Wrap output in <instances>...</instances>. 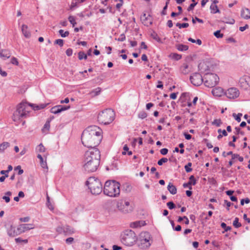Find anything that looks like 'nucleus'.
<instances>
[{
	"instance_id": "nucleus-1",
	"label": "nucleus",
	"mask_w": 250,
	"mask_h": 250,
	"mask_svg": "<svg viewBox=\"0 0 250 250\" xmlns=\"http://www.w3.org/2000/svg\"><path fill=\"white\" fill-rule=\"evenodd\" d=\"M102 132L101 129L97 126H89L82 133V144L88 148H96L102 140Z\"/></svg>"
},
{
	"instance_id": "nucleus-2",
	"label": "nucleus",
	"mask_w": 250,
	"mask_h": 250,
	"mask_svg": "<svg viewBox=\"0 0 250 250\" xmlns=\"http://www.w3.org/2000/svg\"><path fill=\"white\" fill-rule=\"evenodd\" d=\"M101 159V153L97 148H90L86 151L83 156V167L88 172L95 171L99 166Z\"/></svg>"
},
{
	"instance_id": "nucleus-3",
	"label": "nucleus",
	"mask_w": 250,
	"mask_h": 250,
	"mask_svg": "<svg viewBox=\"0 0 250 250\" xmlns=\"http://www.w3.org/2000/svg\"><path fill=\"white\" fill-rule=\"evenodd\" d=\"M120 184L115 181H107L104 188V194L110 197H117L120 193Z\"/></svg>"
},
{
	"instance_id": "nucleus-4",
	"label": "nucleus",
	"mask_w": 250,
	"mask_h": 250,
	"mask_svg": "<svg viewBox=\"0 0 250 250\" xmlns=\"http://www.w3.org/2000/svg\"><path fill=\"white\" fill-rule=\"evenodd\" d=\"M29 107L26 102H21L18 104L16 111L13 115V120L19 122L22 118L27 117L29 113Z\"/></svg>"
},
{
	"instance_id": "nucleus-5",
	"label": "nucleus",
	"mask_w": 250,
	"mask_h": 250,
	"mask_svg": "<svg viewBox=\"0 0 250 250\" xmlns=\"http://www.w3.org/2000/svg\"><path fill=\"white\" fill-rule=\"evenodd\" d=\"M86 185L93 194H99L102 191V185L100 180L94 177H89L86 182Z\"/></svg>"
},
{
	"instance_id": "nucleus-6",
	"label": "nucleus",
	"mask_w": 250,
	"mask_h": 250,
	"mask_svg": "<svg viewBox=\"0 0 250 250\" xmlns=\"http://www.w3.org/2000/svg\"><path fill=\"white\" fill-rule=\"evenodd\" d=\"M115 113L111 109H106L99 113L98 116V121L99 123L104 125L110 124L114 119Z\"/></svg>"
},
{
	"instance_id": "nucleus-7",
	"label": "nucleus",
	"mask_w": 250,
	"mask_h": 250,
	"mask_svg": "<svg viewBox=\"0 0 250 250\" xmlns=\"http://www.w3.org/2000/svg\"><path fill=\"white\" fill-rule=\"evenodd\" d=\"M204 79L206 86L213 87L218 83L219 78L216 74L207 72L205 73Z\"/></svg>"
},
{
	"instance_id": "nucleus-8",
	"label": "nucleus",
	"mask_w": 250,
	"mask_h": 250,
	"mask_svg": "<svg viewBox=\"0 0 250 250\" xmlns=\"http://www.w3.org/2000/svg\"><path fill=\"white\" fill-rule=\"evenodd\" d=\"M152 242V239L148 235L147 237L146 235H139L136 244L141 249H146L151 245Z\"/></svg>"
},
{
	"instance_id": "nucleus-9",
	"label": "nucleus",
	"mask_w": 250,
	"mask_h": 250,
	"mask_svg": "<svg viewBox=\"0 0 250 250\" xmlns=\"http://www.w3.org/2000/svg\"><path fill=\"white\" fill-rule=\"evenodd\" d=\"M117 208L124 213H128L132 211V208L130 206L129 202L123 200H120L117 203Z\"/></svg>"
},
{
	"instance_id": "nucleus-10",
	"label": "nucleus",
	"mask_w": 250,
	"mask_h": 250,
	"mask_svg": "<svg viewBox=\"0 0 250 250\" xmlns=\"http://www.w3.org/2000/svg\"><path fill=\"white\" fill-rule=\"evenodd\" d=\"M137 240L136 235H123L121 238L122 242L127 246H132L135 242L137 243Z\"/></svg>"
},
{
	"instance_id": "nucleus-11",
	"label": "nucleus",
	"mask_w": 250,
	"mask_h": 250,
	"mask_svg": "<svg viewBox=\"0 0 250 250\" xmlns=\"http://www.w3.org/2000/svg\"><path fill=\"white\" fill-rule=\"evenodd\" d=\"M190 80L193 85L198 86L202 83L204 79L200 73H195L190 76Z\"/></svg>"
},
{
	"instance_id": "nucleus-12",
	"label": "nucleus",
	"mask_w": 250,
	"mask_h": 250,
	"mask_svg": "<svg viewBox=\"0 0 250 250\" xmlns=\"http://www.w3.org/2000/svg\"><path fill=\"white\" fill-rule=\"evenodd\" d=\"M239 86L244 90H247L250 87V77L244 76L240 78Z\"/></svg>"
},
{
	"instance_id": "nucleus-13",
	"label": "nucleus",
	"mask_w": 250,
	"mask_h": 250,
	"mask_svg": "<svg viewBox=\"0 0 250 250\" xmlns=\"http://www.w3.org/2000/svg\"><path fill=\"white\" fill-rule=\"evenodd\" d=\"M225 94L228 98L231 99L237 98L239 96L240 93L236 88L231 87L227 90Z\"/></svg>"
},
{
	"instance_id": "nucleus-14",
	"label": "nucleus",
	"mask_w": 250,
	"mask_h": 250,
	"mask_svg": "<svg viewBox=\"0 0 250 250\" xmlns=\"http://www.w3.org/2000/svg\"><path fill=\"white\" fill-rule=\"evenodd\" d=\"M56 231L59 233H63L68 234L75 233L74 229L68 226H64L63 227H58L56 229Z\"/></svg>"
},
{
	"instance_id": "nucleus-15",
	"label": "nucleus",
	"mask_w": 250,
	"mask_h": 250,
	"mask_svg": "<svg viewBox=\"0 0 250 250\" xmlns=\"http://www.w3.org/2000/svg\"><path fill=\"white\" fill-rule=\"evenodd\" d=\"M70 106H62V105H56L51 108L50 111L54 114H58L62 111L67 110L70 108Z\"/></svg>"
},
{
	"instance_id": "nucleus-16",
	"label": "nucleus",
	"mask_w": 250,
	"mask_h": 250,
	"mask_svg": "<svg viewBox=\"0 0 250 250\" xmlns=\"http://www.w3.org/2000/svg\"><path fill=\"white\" fill-rule=\"evenodd\" d=\"M34 227L32 224H21L18 228L17 230L19 233H22L26 232V230L33 229Z\"/></svg>"
},
{
	"instance_id": "nucleus-17",
	"label": "nucleus",
	"mask_w": 250,
	"mask_h": 250,
	"mask_svg": "<svg viewBox=\"0 0 250 250\" xmlns=\"http://www.w3.org/2000/svg\"><path fill=\"white\" fill-rule=\"evenodd\" d=\"M143 23L146 26H149L152 24V21L150 15H146V14H144L141 18Z\"/></svg>"
},
{
	"instance_id": "nucleus-18",
	"label": "nucleus",
	"mask_w": 250,
	"mask_h": 250,
	"mask_svg": "<svg viewBox=\"0 0 250 250\" xmlns=\"http://www.w3.org/2000/svg\"><path fill=\"white\" fill-rule=\"evenodd\" d=\"M146 225L145 221L140 220L137 221L130 223V227L132 228H138Z\"/></svg>"
},
{
	"instance_id": "nucleus-19",
	"label": "nucleus",
	"mask_w": 250,
	"mask_h": 250,
	"mask_svg": "<svg viewBox=\"0 0 250 250\" xmlns=\"http://www.w3.org/2000/svg\"><path fill=\"white\" fill-rule=\"evenodd\" d=\"M196 183V181L194 178V177L193 175L190 176L189 177V181L187 183H184L183 184L184 188H189L190 189H192V187H191V185H195Z\"/></svg>"
},
{
	"instance_id": "nucleus-20",
	"label": "nucleus",
	"mask_w": 250,
	"mask_h": 250,
	"mask_svg": "<svg viewBox=\"0 0 250 250\" xmlns=\"http://www.w3.org/2000/svg\"><path fill=\"white\" fill-rule=\"evenodd\" d=\"M198 68L202 73L206 72L208 70V66L207 65V63L205 62H202L199 63L198 65Z\"/></svg>"
},
{
	"instance_id": "nucleus-21",
	"label": "nucleus",
	"mask_w": 250,
	"mask_h": 250,
	"mask_svg": "<svg viewBox=\"0 0 250 250\" xmlns=\"http://www.w3.org/2000/svg\"><path fill=\"white\" fill-rule=\"evenodd\" d=\"M241 16L243 18L246 20L250 19V10L248 8L242 9Z\"/></svg>"
},
{
	"instance_id": "nucleus-22",
	"label": "nucleus",
	"mask_w": 250,
	"mask_h": 250,
	"mask_svg": "<svg viewBox=\"0 0 250 250\" xmlns=\"http://www.w3.org/2000/svg\"><path fill=\"white\" fill-rule=\"evenodd\" d=\"M21 31L22 34L25 38H28L31 36V33L28 30L27 25L25 24H23L21 26Z\"/></svg>"
},
{
	"instance_id": "nucleus-23",
	"label": "nucleus",
	"mask_w": 250,
	"mask_h": 250,
	"mask_svg": "<svg viewBox=\"0 0 250 250\" xmlns=\"http://www.w3.org/2000/svg\"><path fill=\"white\" fill-rule=\"evenodd\" d=\"M223 93V89L220 87L214 88L212 90V94L215 96H221Z\"/></svg>"
},
{
	"instance_id": "nucleus-24",
	"label": "nucleus",
	"mask_w": 250,
	"mask_h": 250,
	"mask_svg": "<svg viewBox=\"0 0 250 250\" xmlns=\"http://www.w3.org/2000/svg\"><path fill=\"white\" fill-rule=\"evenodd\" d=\"M37 157L40 159V165H41V167L43 168L46 169L47 170L48 169V167H47V165L46 161H43V158H42V155L41 154H38L37 155Z\"/></svg>"
},
{
	"instance_id": "nucleus-25",
	"label": "nucleus",
	"mask_w": 250,
	"mask_h": 250,
	"mask_svg": "<svg viewBox=\"0 0 250 250\" xmlns=\"http://www.w3.org/2000/svg\"><path fill=\"white\" fill-rule=\"evenodd\" d=\"M167 189L169 192L174 195L177 193V188L175 186L169 183L167 186Z\"/></svg>"
},
{
	"instance_id": "nucleus-26",
	"label": "nucleus",
	"mask_w": 250,
	"mask_h": 250,
	"mask_svg": "<svg viewBox=\"0 0 250 250\" xmlns=\"http://www.w3.org/2000/svg\"><path fill=\"white\" fill-rule=\"evenodd\" d=\"M182 73L183 74H187L189 72L188 69V65L187 64L184 63L181 66L180 68Z\"/></svg>"
},
{
	"instance_id": "nucleus-27",
	"label": "nucleus",
	"mask_w": 250,
	"mask_h": 250,
	"mask_svg": "<svg viewBox=\"0 0 250 250\" xmlns=\"http://www.w3.org/2000/svg\"><path fill=\"white\" fill-rule=\"evenodd\" d=\"M10 146L8 142H3L0 144V153L4 152V151Z\"/></svg>"
},
{
	"instance_id": "nucleus-28",
	"label": "nucleus",
	"mask_w": 250,
	"mask_h": 250,
	"mask_svg": "<svg viewBox=\"0 0 250 250\" xmlns=\"http://www.w3.org/2000/svg\"><path fill=\"white\" fill-rule=\"evenodd\" d=\"M176 47L178 50L181 51H186L188 48V45L182 44H178L176 45Z\"/></svg>"
},
{
	"instance_id": "nucleus-29",
	"label": "nucleus",
	"mask_w": 250,
	"mask_h": 250,
	"mask_svg": "<svg viewBox=\"0 0 250 250\" xmlns=\"http://www.w3.org/2000/svg\"><path fill=\"white\" fill-rule=\"evenodd\" d=\"M102 89L100 87H97L95 89L92 90L90 92V94L92 95V96L94 97L99 95L101 92Z\"/></svg>"
},
{
	"instance_id": "nucleus-30",
	"label": "nucleus",
	"mask_w": 250,
	"mask_h": 250,
	"mask_svg": "<svg viewBox=\"0 0 250 250\" xmlns=\"http://www.w3.org/2000/svg\"><path fill=\"white\" fill-rule=\"evenodd\" d=\"M210 9L211 10V13L213 14L220 12L217 6L215 4H211L210 6Z\"/></svg>"
},
{
	"instance_id": "nucleus-31",
	"label": "nucleus",
	"mask_w": 250,
	"mask_h": 250,
	"mask_svg": "<svg viewBox=\"0 0 250 250\" xmlns=\"http://www.w3.org/2000/svg\"><path fill=\"white\" fill-rule=\"evenodd\" d=\"M5 196L2 197V199L4 200L6 203L9 202L10 199L9 196L12 195V192L11 191H7L5 193Z\"/></svg>"
},
{
	"instance_id": "nucleus-32",
	"label": "nucleus",
	"mask_w": 250,
	"mask_h": 250,
	"mask_svg": "<svg viewBox=\"0 0 250 250\" xmlns=\"http://www.w3.org/2000/svg\"><path fill=\"white\" fill-rule=\"evenodd\" d=\"M78 58L80 60L82 59L86 60L87 58V55L84 52L80 51L78 53Z\"/></svg>"
},
{
	"instance_id": "nucleus-33",
	"label": "nucleus",
	"mask_w": 250,
	"mask_h": 250,
	"mask_svg": "<svg viewBox=\"0 0 250 250\" xmlns=\"http://www.w3.org/2000/svg\"><path fill=\"white\" fill-rule=\"evenodd\" d=\"M36 151L38 152H44L45 151V148L42 144H40L37 146Z\"/></svg>"
},
{
	"instance_id": "nucleus-34",
	"label": "nucleus",
	"mask_w": 250,
	"mask_h": 250,
	"mask_svg": "<svg viewBox=\"0 0 250 250\" xmlns=\"http://www.w3.org/2000/svg\"><path fill=\"white\" fill-rule=\"evenodd\" d=\"M59 33L60 35L61 36V37H62L63 38L67 37L69 34V32L68 31H67L64 32V31L62 29H60L59 31Z\"/></svg>"
},
{
	"instance_id": "nucleus-35",
	"label": "nucleus",
	"mask_w": 250,
	"mask_h": 250,
	"mask_svg": "<svg viewBox=\"0 0 250 250\" xmlns=\"http://www.w3.org/2000/svg\"><path fill=\"white\" fill-rule=\"evenodd\" d=\"M192 1V3L190 4V5L188 8V11H190L191 10H192L194 7L197 4V2H195V0H191Z\"/></svg>"
},
{
	"instance_id": "nucleus-36",
	"label": "nucleus",
	"mask_w": 250,
	"mask_h": 250,
	"mask_svg": "<svg viewBox=\"0 0 250 250\" xmlns=\"http://www.w3.org/2000/svg\"><path fill=\"white\" fill-rule=\"evenodd\" d=\"M176 26L178 27L179 28H187L189 26V24L188 23H180L178 22L176 24Z\"/></svg>"
},
{
	"instance_id": "nucleus-37",
	"label": "nucleus",
	"mask_w": 250,
	"mask_h": 250,
	"mask_svg": "<svg viewBox=\"0 0 250 250\" xmlns=\"http://www.w3.org/2000/svg\"><path fill=\"white\" fill-rule=\"evenodd\" d=\"M233 225L235 228H239L241 226V223L239 222V219L237 217H236L233 222Z\"/></svg>"
},
{
	"instance_id": "nucleus-38",
	"label": "nucleus",
	"mask_w": 250,
	"mask_h": 250,
	"mask_svg": "<svg viewBox=\"0 0 250 250\" xmlns=\"http://www.w3.org/2000/svg\"><path fill=\"white\" fill-rule=\"evenodd\" d=\"M232 116L238 122H240L241 121V117L242 116V114L238 113V114H236L235 113H233Z\"/></svg>"
},
{
	"instance_id": "nucleus-39",
	"label": "nucleus",
	"mask_w": 250,
	"mask_h": 250,
	"mask_svg": "<svg viewBox=\"0 0 250 250\" xmlns=\"http://www.w3.org/2000/svg\"><path fill=\"white\" fill-rule=\"evenodd\" d=\"M222 124V122L221 119H215L212 123V124L213 125H215L217 126H220Z\"/></svg>"
},
{
	"instance_id": "nucleus-40",
	"label": "nucleus",
	"mask_w": 250,
	"mask_h": 250,
	"mask_svg": "<svg viewBox=\"0 0 250 250\" xmlns=\"http://www.w3.org/2000/svg\"><path fill=\"white\" fill-rule=\"evenodd\" d=\"M68 20L69 22L72 24L73 26L74 27L76 24V22L75 21V18L74 17L72 16H70L68 17Z\"/></svg>"
},
{
	"instance_id": "nucleus-41",
	"label": "nucleus",
	"mask_w": 250,
	"mask_h": 250,
	"mask_svg": "<svg viewBox=\"0 0 250 250\" xmlns=\"http://www.w3.org/2000/svg\"><path fill=\"white\" fill-rule=\"evenodd\" d=\"M221 226L222 228H223L225 230L223 231V233H224L225 231H227L231 229V227L229 226H227V225L225 223H222L221 224Z\"/></svg>"
},
{
	"instance_id": "nucleus-42",
	"label": "nucleus",
	"mask_w": 250,
	"mask_h": 250,
	"mask_svg": "<svg viewBox=\"0 0 250 250\" xmlns=\"http://www.w3.org/2000/svg\"><path fill=\"white\" fill-rule=\"evenodd\" d=\"M15 241L17 243H27L28 242L27 239H22L21 238H18L15 239Z\"/></svg>"
},
{
	"instance_id": "nucleus-43",
	"label": "nucleus",
	"mask_w": 250,
	"mask_h": 250,
	"mask_svg": "<svg viewBox=\"0 0 250 250\" xmlns=\"http://www.w3.org/2000/svg\"><path fill=\"white\" fill-rule=\"evenodd\" d=\"M191 165V163H188L187 165L185 166V169L187 172H189L191 171L192 168L190 167Z\"/></svg>"
},
{
	"instance_id": "nucleus-44",
	"label": "nucleus",
	"mask_w": 250,
	"mask_h": 250,
	"mask_svg": "<svg viewBox=\"0 0 250 250\" xmlns=\"http://www.w3.org/2000/svg\"><path fill=\"white\" fill-rule=\"evenodd\" d=\"M168 159L167 158H162L158 161V165L159 166H162L164 163H167Z\"/></svg>"
},
{
	"instance_id": "nucleus-45",
	"label": "nucleus",
	"mask_w": 250,
	"mask_h": 250,
	"mask_svg": "<svg viewBox=\"0 0 250 250\" xmlns=\"http://www.w3.org/2000/svg\"><path fill=\"white\" fill-rule=\"evenodd\" d=\"M50 127V121L47 120V121L45 123L44 126L42 128L43 131H44L45 130H48Z\"/></svg>"
},
{
	"instance_id": "nucleus-46",
	"label": "nucleus",
	"mask_w": 250,
	"mask_h": 250,
	"mask_svg": "<svg viewBox=\"0 0 250 250\" xmlns=\"http://www.w3.org/2000/svg\"><path fill=\"white\" fill-rule=\"evenodd\" d=\"M214 35L217 38H222L223 34H221L220 30H217L214 33Z\"/></svg>"
},
{
	"instance_id": "nucleus-47",
	"label": "nucleus",
	"mask_w": 250,
	"mask_h": 250,
	"mask_svg": "<svg viewBox=\"0 0 250 250\" xmlns=\"http://www.w3.org/2000/svg\"><path fill=\"white\" fill-rule=\"evenodd\" d=\"M139 118L144 119L147 117V113L145 111H142L138 114Z\"/></svg>"
},
{
	"instance_id": "nucleus-48",
	"label": "nucleus",
	"mask_w": 250,
	"mask_h": 250,
	"mask_svg": "<svg viewBox=\"0 0 250 250\" xmlns=\"http://www.w3.org/2000/svg\"><path fill=\"white\" fill-rule=\"evenodd\" d=\"M55 43L58 44L60 46H62L63 45V41L62 39H58L55 40Z\"/></svg>"
},
{
	"instance_id": "nucleus-49",
	"label": "nucleus",
	"mask_w": 250,
	"mask_h": 250,
	"mask_svg": "<svg viewBox=\"0 0 250 250\" xmlns=\"http://www.w3.org/2000/svg\"><path fill=\"white\" fill-rule=\"evenodd\" d=\"M152 37L157 41L159 42H162L161 39L158 36V35L156 33H154L151 34Z\"/></svg>"
},
{
	"instance_id": "nucleus-50",
	"label": "nucleus",
	"mask_w": 250,
	"mask_h": 250,
	"mask_svg": "<svg viewBox=\"0 0 250 250\" xmlns=\"http://www.w3.org/2000/svg\"><path fill=\"white\" fill-rule=\"evenodd\" d=\"M47 206L48 207V208L50 209V210H53L54 209V208H53V205L50 203V201H49V197L47 196Z\"/></svg>"
},
{
	"instance_id": "nucleus-51",
	"label": "nucleus",
	"mask_w": 250,
	"mask_h": 250,
	"mask_svg": "<svg viewBox=\"0 0 250 250\" xmlns=\"http://www.w3.org/2000/svg\"><path fill=\"white\" fill-rule=\"evenodd\" d=\"M167 206L170 209H173L175 208V205L173 202L170 201L167 203Z\"/></svg>"
},
{
	"instance_id": "nucleus-52",
	"label": "nucleus",
	"mask_w": 250,
	"mask_h": 250,
	"mask_svg": "<svg viewBox=\"0 0 250 250\" xmlns=\"http://www.w3.org/2000/svg\"><path fill=\"white\" fill-rule=\"evenodd\" d=\"M171 55L172 58L176 60H179L182 58V56L181 55L176 53H173L171 54Z\"/></svg>"
},
{
	"instance_id": "nucleus-53",
	"label": "nucleus",
	"mask_w": 250,
	"mask_h": 250,
	"mask_svg": "<svg viewBox=\"0 0 250 250\" xmlns=\"http://www.w3.org/2000/svg\"><path fill=\"white\" fill-rule=\"evenodd\" d=\"M116 40L120 42H123L125 40V36L124 34H122L120 35L119 38L118 39H116Z\"/></svg>"
},
{
	"instance_id": "nucleus-54",
	"label": "nucleus",
	"mask_w": 250,
	"mask_h": 250,
	"mask_svg": "<svg viewBox=\"0 0 250 250\" xmlns=\"http://www.w3.org/2000/svg\"><path fill=\"white\" fill-rule=\"evenodd\" d=\"M28 105V107L29 106H31L34 110H37L41 109V108H40V106L38 105H35L34 104H29Z\"/></svg>"
},
{
	"instance_id": "nucleus-55",
	"label": "nucleus",
	"mask_w": 250,
	"mask_h": 250,
	"mask_svg": "<svg viewBox=\"0 0 250 250\" xmlns=\"http://www.w3.org/2000/svg\"><path fill=\"white\" fill-rule=\"evenodd\" d=\"M250 202V200L248 198H246L245 199H243L241 200V205H244V203H246V204L249 203Z\"/></svg>"
},
{
	"instance_id": "nucleus-56",
	"label": "nucleus",
	"mask_w": 250,
	"mask_h": 250,
	"mask_svg": "<svg viewBox=\"0 0 250 250\" xmlns=\"http://www.w3.org/2000/svg\"><path fill=\"white\" fill-rule=\"evenodd\" d=\"M11 62L13 64H15L16 65H18L19 64V62L18 61V60L17 59H16V58L15 57H13L12 59H11Z\"/></svg>"
},
{
	"instance_id": "nucleus-57",
	"label": "nucleus",
	"mask_w": 250,
	"mask_h": 250,
	"mask_svg": "<svg viewBox=\"0 0 250 250\" xmlns=\"http://www.w3.org/2000/svg\"><path fill=\"white\" fill-rule=\"evenodd\" d=\"M198 21L200 23H203V21L202 19H199L197 17H195V19L193 18L192 20V21L193 23H195L196 22V21Z\"/></svg>"
},
{
	"instance_id": "nucleus-58",
	"label": "nucleus",
	"mask_w": 250,
	"mask_h": 250,
	"mask_svg": "<svg viewBox=\"0 0 250 250\" xmlns=\"http://www.w3.org/2000/svg\"><path fill=\"white\" fill-rule=\"evenodd\" d=\"M204 141L205 143H206V145H207V146L208 148H211L212 147H213V146L209 143L208 142V139H204Z\"/></svg>"
},
{
	"instance_id": "nucleus-59",
	"label": "nucleus",
	"mask_w": 250,
	"mask_h": 250,
	"mask_svg": "<svg viewBox=\"0 0 250 250\" xmlns=\"http://www.w3.org/2000/svg\"><path fill=\"white\" fill-rule=\"evenodd\" d=\"M124 234H135V232L131 229H126L124 232Z\"/></svg>"
},
{
	"instance_id": "nucleus-60",
	"label": "nucleus",
	"mask_w": 250,
	"mask_h": 250,
	"mask_svg": "<svg viewBox=\"0 0 250 250\" xmlns=\"http://www.w3.org/2000/svg\"><path fill=\"white\" fill-rule=\"evenodd\" d=\"M73 50L71 48H68L66 51V54L68 56H71L72 55Z\"/></svg>"
},
{
	"instance_id": "nucleus-61",
	"label": "nucleus",
	"mask_w": 250,
	"mask_h": 250,
	"mask_svg": "<svg viewBox=\"0 0 250 250\" xmlns=\"http://www.w3.org/2000/svg\"><path fill=\"white\" fill-rule=\"evenodd\" d=\"M77 6V2L74 1V0H72L71 6H70V9H73L74 8L76 7Z\"/></svg>"
},
{
	"instance_id": "nucleus-62",
	"label": "nucleus",
	"mask_w": 250,
	"mask_h": 250,
	"mask_svg": "<svg viewBox=\"0 0 250 250\" xmlns=\"http://www.w3.org/2000/svg\"><path fill=\"white\" fill-rule=\"evenodd\" d=\"M160 152L162 155H166L168 152V149L167 148H163L160 150Z\"/></svg>"
},
{
	"instance_id": "nucleus-63",
	"label": "nucleus",
	"mask_w": 250,
	"mask_h": 250,
	"mask_svg": "<svg viewBox=\"0 0 250 250\" xmlns=\"http://www.w3.org/2000/svg\"><path fill=\"white\" fill-rule=\"evenodd\" d=\"M123 149H124V151L123 152H122V154L123 155H125V154H126V151H128L129 148L126 145H125L124 146Z\"/></svg>"
},
{
	"instance_id": "nucleus-64",
	"label": "nucleus",
	"mask_w": 250,
	"mask_h": 250,
	"mask_svg": "<svg viewBox=\"0 0 250 250\" xmlns=\"http://www.w3.org/2000/svg\"><path fill=\"white\" fill-rule=\"evenodd\" d=\"M167 8V4H166V5L163 8V10H162V11L161 12V14L162 15H165L167 14V13H166V11Z\"/></svg>"
}]
</instances>
